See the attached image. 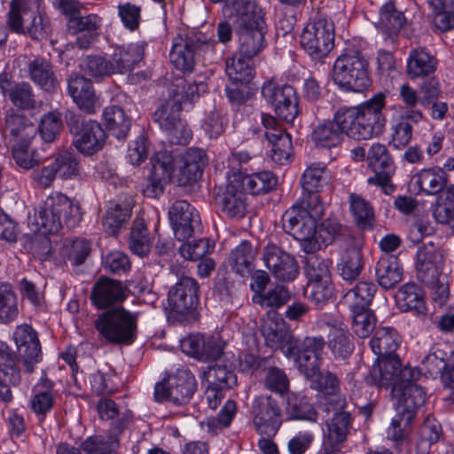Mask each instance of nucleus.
I'll use <instances>...</instances> for the list:
<instances>
[{
	"instance_id": "1",
	"label": "nucleus",
	"mask_w": 454,
	"mask_h": 454,
	"mask_svg": "<svg viewBox=\"0 0 454 454\" xmlns=\"http://www.w3.org/2000/svg\"><path fill=\"white\" fill-rule=\"evenodd\" d=\"M385 106L386 96L378 93L357 106L339 108L334 120L343 135L358 141L371 139L380 134L386 124Z\"/></svg>"
},
{
	"instance_id": "2",
	"label": "nucleus",
	"mask_w": 454,
	"mask_h": 454,
	"mask_svg": "<svg viewBox=\"0 0 454 454\" xmlns=\"http://www.w3.org/2000/svg\"><path fill=\"white\" fill-rule=\"evenodd\" d=\"M233 27L239 54L247 59L259 55L266 47L265 21L262 10L250 0H233Z\"/></svg>"
},
{
	"instance_id": "3",
	"label": "nucleus",
	"mask_w": 454,
	"mask_h": 454,
	"mask_svg": "<svg viewBox=\"0 0 454 454\" xmlns=\"http://www.w3.org/2000/svg\"><path fill=\"white\" fill-rule=\"evenodd\" d=\"M417 278L433 290V300L439 306L449 298V278L445 265V254L440 247L428 242L417 251Z\"/></svg>"
},
{
	"instance_id": "4",
	"label": "nucleus",
	"mask_w": 454,
	"mask_h": 454,
	"mask_svg": "<svg viewBox=\"0 0 454 454\" xmlns=\"http://www.w3.org/2000/svg\"><path fill=\"white\" fill-rule=\"evenodd\" d=\"M324 214L325 207L319 196L312 195L301 198L283 215L284 230L301 242L303 251L307 254H310L307 245L313 240L316 222Z\"/></svg>"
},
{
	"instance_id": "5",
	"label": "nucleus",
	"mask_w": 454,
	"mask_h": 454,
	"mask_svg": "<svg viewBox=\"0 0 454 454\" xmlns=\"http://www.w3.org/2000/svg\"><path fill=\"white\" fill-rule=\"evenodd\" d=\"M34 220L36 231L57 233L64 225L73 228L80 223L81 207L63 193H51L39 207Z\"/></svg>"
},
{
	"instance_id": "6",
	"label": "nucleus",
	"mask_w": 454,
	"mask_h": 454,
	"mask_svg": "<svg viewBox=\"0 0 454 454\" xmlns=\"http://www.w3.org/2000/svg\"><path fill=\"white\" fill-rule=\"evenodd\" d=\"M138 313L123 307L108 309L94 320L98 337L113 345H131L137 339Z\"/></svg>"
},
{
	"instance_id": "7",
	"label": "nucleus",
	"mask_w": 454,
	"mask_h": 454,
	"mask_svg": "<svg viewBox=\"0 0 454 454\" xmlns=\"http://www.w3.org/2000/svg\"><path fill=\"white\" fill-rule=\"evenodd\" d=\"M333 80L343 91H364L371 85L367 59L358 51L340 54L333 64Z\"/></svg>"
},
{
	"instance_id": "8",
	"label": "nucleus",
	"mask_w": 454,
	"mask_h": 454,
	"mask_svg": "<svg viewBox=\"0 0 454 454\" xmlns=\"http://www.w3.org/2000/svg\"><path fill=\"white\" fill-rule=\"evenodd\" d=\"M197 389V383L192 373L179 368L154 387V398L157 402H168L181 406L190 403Z\"/></svg>"
},
{
	"instance_id": "9",
	"label": "nucleus",
	"mask_w": 454,
	"mask_h": 454,
	"mask_svg": "<svg viewBox=\"0 0 454 454\" xmlns=\"http://www.w3.org/2000/svg\"><path fill=\"white\" fill-rule=\"evenodd\" d=\"M301 45L314 59L326 57L334 46V25L326 18L309 21L301 35Z\"/></svg>"
},
{
	"instance_id": "10",
	"label": "nucleus",
	"mask_w": 454,
	"mask_h": 454,
	"mask_svg": "<svg viewBox=\"0 0 454 454\" xmlns=\"http://www.w3.org/2000/svg\"><path fill=\"white\" fill-rule=\"evenodd\" d=\"M199 305V285L190 277L181 278L168 291L167 307L171 317L182 321Z\"/></svg>"
},
{
	"instance_id": "11",
	"label": "nucleus",
	"mask_w": 454,
	"mask_h": 454,
	"mask_svg": "<svg viewBox=\"0 0 454 454\" xmlns=\"http://www.w3.org/2000/svg\"><path fill=\"white\" fill-rule=\"evenodd\" d=\"M261 92L279 118L286 122H292L298 116L299 98L293 86L278 84L270 80L263 83Z\"/></svg>"
},
{
	"instance_id": "12",
	"label": "nucleus",
	"mask_w": 454,
	"mask_h": 454,
	"mask_svg": "<svg viewBox=\"0 0 454 454\" xmlns=\"http://www.w3.org/2000/svg\"><path fill=\"white\" fill-rule=\"evenodd\" d=\"M251 415L256 432L265 436H274L281 424V408L277 400L270 395H260L254 398Z\"/></svg>"
},
{
	"instance_id": "13",
	"label": "nucleus",
	"mask_w": 454,
	"mask_h": 454,
	"mask_svg": "<svg viewBox=\"0 0 454 454\" xmlns=\"http://www.w3.org/2000/svg\"><path fill=\"white\" fill-rule=\"evenodd\" d=\"M366 161L374 172V176L369 177L367 183L381 187L385 194H391L395 188L391 183L395 167L387 146L380 143L372 144L367 151Z\"/></svg>"
},
{
	"instance_id": "14",
	"label": "nucleus",
	"mask_w": 454,
	"mask_h": 454,
	"mask_svg": "<svg viewBox=\"0 0 454 454\" xmlns=\"http://www.w3.org/2000/svg\"><path fill=\"white\" fill-rule=\"evenodd\" d=\"M131 422V411L124 412L117 420L111 423L106 434H94L88 437L82 443V449L87 454H115L120 447V437Z\"/></svg>"
},
{
	"instance_id": "15",
	"label": "nucleus",
	"mask_w": 454,
	"mask_h": 454,
	"mask_svg": "<svg viewBox=\"0 0 454 454\" xmlns=\"http://www.w3.org/2000/svg\"><path fill=\"white\" fill-rule=\"evenodd\" d=\"M325 341L321 336H307L296 343L292 354H295V364L299 371L308 379H314L321 366V355Z\"/></svg>"
},
{
	"instance_id": "16",
	"label": "nucleus",
	"mask_w": 454,
	"mask_h": 454,
	"mask_svg": "<svg viewBox=\"0 0 454 454\" xmlns=\"http://www.w3.org/2000/svg\"><path fill=\"white\" fill-rule=\"evenodd\" d=\"M261 119L265 129L264 136L272 145L270 155L272 160L278 165L288 163L293 153L291 136L272 115L262 114Z\"/></svg>"
},
{
	"instance_id": "17",
	"label": "nucleus",
	"mask_w": 454,
	"mask_h": 454,
	"mask_svg": "<svg viewBox=\"0 0 454 454\" xmlns=\"http://www.w3.org/2000/svg\"><path fill=\"white\" fill-rule=\"evenodd\" d=\"M79 117L72 115L67 124L72 130L78 129ZM106 142V132L95 121H81V129L77 132L74 145L76 149L86 155H91L101 150Z\"/></svg>"
},
{
	"instance_id": "18",
	"label": "nucleus",
	"mask_w": 454,
	"mask_h": 454,
	"mask_svg": "<svg viewBox=\"0 0 454 454\" xmlns=\"http://www.w3.org/2000/svg\"><path fill=\"white\" fill-rule=\"evenodd\" d=\"M354 240L356 238L338 219L328 217L317 225L313 240L307 246L310 254H314L335 241L343 243L342 246L345 247L349 243L353 244Z\"/></svg>"
},
{
	"instance_id": "19",
	"label": "nucleus",
	"mask_w": 454,
	"mask_h": 454,
	"mask_svg": "<svg viewBox=\"0 0 454 454\" xmlns=\"http://www.w3.org/2000/svg\"><path fill=\"white\" fill-rule=\"evenodd\" d=\"M224 342L211 335L191 334L181 341L183 352L199 361L216 360L223 352Z\"/></svg>"
},
{
	"instance_id": "20",
	"label": "nucleus",
	"mask_w": 454,
	"mask_h": 454,
	"mask_svg": "<svg viewBox=\"0 0 454 454\" xmlns=\"http://www.w3.org/2000/svg\"><path fill=\"white\" fill-rule=\"evenodd\" d=\"M262 260L278 280L293 281L299 274L294 257L274 244H269L264 247Z\"/></svg>"
},
{
	"instance_id": "21",
	"label": "nucleus",
	"mask_w": 454,
	"mask_h": 454,
	"mask_svg": "<svg viewBox=\"0 0 454 454\" xmlns=\"http://www.w3.org/2000/svg\"><path fill=\"white\" fill-rule=\"evenodd\" d=\"M13 340L26 371L32 372L34 364L42 359L41 344L37 333L29 325H20L13 333Z\"/></svg>"
},
{
	"instance_id": "22",
	"label": "nucleus",
	"mask_w": 454,
	"mask_h": 454,
	"mask_svg": "<svg viewBox=\"0 0 454 454\" xmlns=\"http://www.w3.org/2000/svg\"><path fill=\"white\" fill-rule=\"evenodd\" d=\"M168 215L175 236L179 240L191 238L200 228V216L186 200H177L169 208Z\"/></svg>"
},
{
	"instance_id": "23",
	"label": "nucleus",
	"mask_w": 454,
	"mask_h": 454,
	"mask_svg": "<svg viewBox=\"0 0 454 454\" xmlns=\"http://www.w3.org/2000/svg\"><path fill=\"white\" fill-rule=\"evenodd\" d=\"M127 298V288L119 280L100 278L94 284L90 294L92 304L105 309L121 303Z\"/></svg>"
},
{
	"instance_id": "24",
	"label": "nucleus",
	"mask_w": 454,
	"mask_h": 454,
	"mask_svg": "<svg viewBox=\"0 0 454 454\" xmlns=\"http://www.w3.org/2000/svg\"><path fill=\"white\" fill-rule=\"evenodd\" d=\"M262 333L267 346L273 349H284L286 346V355L293 353L292 336L286 327V323L279 314L273 311L262 319Z\"/></svg>"
},
{
	"instance_id": "25",
	"label": "nucleus",
	"mask_w": 454,
	"mask_h": 454,
	"mask_svg": "<svg viewBox=\"0 0 454 454\" xmlns=\"http://www.w3.org/2000/svg\"><path fill=\"white\" fill-rule=\"evenodd\" d=\"M58 395L54 383L48 379H42L33 387L28 405L40 424L45 421L46 417L54 409Z\"/></svg>"
},
{
	"instance_id": "26",
	"label": "nucleus",
	"mask_w": 454,
	"mask_h": 454,
	"mask_svg": "<svg viewBox=\"0 0 454 454\" xmlns=\"http://www.w3.org/2000/svg\"><path fill=\"white\" fill-rule=\"evenodd\" d=\"M208 161L203 149L191 147L181 155L178 183L180 185H192L202 176L203 170Z\"/></svg>"
},
{
	"instance_id": "27",
	"label": "nucleus",
	"mask_w": 454,
	"mask_h": 454,
	"mask_svg": "<svg viewBox=\"0 0 454 454\" xmlns=\"http://www.w3.org/2000/svg\"><path fill=\"white\" fill-rule=\"evenodd\" d=\"M325 410L328 412L333 411V414L325 422L327 434L324 445L341 449L352 427L353 418L345 408L336 409L335 406H329Z\"/></svg>"
},
{
	"instance_id": "28",
	"label": "nucleus",
	"mask_w": 454,
	"mask_h": 454,
	"mask_svg": "<svg viewBox=\"0 0 454 454\" xmlns=\"http://www.w3.org/2000/svg\"><path fill=\"white\" fill-rule=\"evenodd\" d=\"M145 46V42H137L115 47L110 57L114 74L135 69L144 59Z\"/></svg>"
},
{
	"instance_id": "29",
	"label": "nucleus",
	"mask_w": 454,
	"mask_h": 454,
	"mask_svg": "<svg viewBox=\"0 0 454 454\" xmlns=\"http://www.w3.org/2000/svg\"><path fill=\"white\" fill-rule=\"evenodd\" d=\"M67 82L68 94L79 108L93 113L96 98L91 82L77 73L71 74Z\"/></svg>"
},
{
	"instance_id": "30",
	"label": "nucleus",
	"mask_w": 454,
	"mask_h": 454,
	"mask_svg": "<svg viewBox=\"0 0 454 454\" xmlns=\"http://www.w3.org/2000/svg\"><path fill=\"white\" fill-rule=\"evenodd\" d=\"M195 39L191 38V35L185 37L176 36L173 41L172 49L169 53L170 61L174 67L183 73H192L197 62V57L194 51Z\"/></svg>"
},
{
	"instance_id": "31",
	"label": "nucleus",
	"mask_w": 454,
	"mask_h": 454,
	"mask_svg": "<svg viewBox=\"0 0 454 454\" xmlns=\"http://www.w3.org/2000/svg\"><path fill=\"white\" fill-rule=\"evenodd\" d=\"M0 90L18 108L28 110L35 106V94L27 82H12L6 78V75H1Z\"/></svg>"
},
{
	"instance_id": "32",
	"label": "nucleus",
	"mask_w": 454,
	"mask_h": 454,
	"mask_svg": "<svg viewBox=\"0 0 454 454\" xmlns=\"http://www.w3.org/2000/svg\"><path fill=\"white\" fill-rule=\"evenodd\" d=\"M447 174L440 167L423 168L411 178V184L417 188V193L435 195L442 192L447 184Z\"/></svg>"
},
{
	"instance_id": "33",
	"label": "nucleus",
	"mask_w": 454,
	"mask_h": 454,
	"mask_svg": "<svg viewBox=\"0 0 454 454\" xmlns=\"http://www.w3.org/2000/svg\"><path fill=\"white\" fill-rule=\"evenodd\" d=\"M392 395L397 399L396 411L413 418L426 402V392L419 385H408L405 388L396 385Z\"/></svg>"
},
{
	"instance_id": "34",
	"label": "nucleus",
	"mask_w": 454,
	"mask_h": 454,
	"mask_svg": "<svg viewBox=\"0 0 454 454\" xmlns=\"http://www.w3.org/2000/svg\"><path fill=\"white\" fill-rule=\"evenodd\" d=\"M337 263V270L341 278L347 282L356 280L364 268L363 257L356 240L344 247Z\"/></svg>"
},
{
	"instance_id": "35",
	"label": "nucleus",
	"mask_w": 454,
	"mask_h": 454,
	"mask_svg": "<svg viewBox=\"0 0 454 454\" xmlns=\"http://www.w3.org/2000/svg\"><path fill=\"white\" fill-rule=\"evenodd\" d=\"M133 206L134 201L130 195L120 197L114 206L108 207L103 217L102 224L105 231L110 234H116L122 224L129 219Z\"/></svg>"
},
{
	"instance_id": "36",
	"label": "nucleus",
	"mask_w": 454,
	"mask_h": 454,
	"mask_svg": "<svg viewBox=\"0 0 454 454\" xmlns=\"http://www.w3.org/2000/svg\"><path fill=\"white\" fill-rule=\"evenodd\" d=\"M395 301L398 308L403 312L412 311L418 316L427 314L423 292L414 283L402 286L395 294Z\"/></svg>"
},
{
	"instance_id": "37",
	"label": "nucleus",
	"mask_w": 454,
	"mask_h": 454,
	"mask_svg": "<svg viewBox=\"0 0 454 454\" xmlns=\"http://www.w3.org/2000/svg\"><path fill=\"white\" fill-rule=\"evenodd\" d=\"M377 281L384 289L395 286L403 278V270L398 258L391 254H384L379 259L375 268Z\"/></svg>"
},
{
	"instance_id": "38",
	"label": "nucleus",
	"mask_w": 454,
	"mask_h": 454,
	"mask_svg": "<svg viewBox=\"0 0 454 454\" xmlns=\"http://www.w3.org/2000/svg\"><path fill=\"white\" fill-rule=\"evenodd\" d=\"M330 173L323 162H314L307 167L301 177V185L307 196H319L318 193L329 184Z\"/></svg>"
},
{
	"instance_id": "39",
	"label": "nucleus",
	"mask_w": 454,
	"mask_h": 454,
	"mask_svg": "<svg viewBox=\"0 0 454 454\" xmlns=\"http://www.w3.org/2000/svg\"><path fill=\"white\" fill-rule=\"evenodd\" d=\"M41 0H12L7 14L9 28L18 34L25 35L24 17L37 14Z\"/></svg>"
},
{
	"instance_id": "40",
	"label": "nucleus",
	"mask_w": 454,
	"mask_h": 454,
	"mask_svg": "<svg viewBox=\"0 0 454 454\" xmlns=\"http://www.w3.org/2000/svg\"><path fill=\"white\" fill-rule=\"evenodd\" d=\"M378 359L380 363L373 365L368 381L380 387H391L401 366L400 359L397 356H381Z\"/></svg>"
},
{
	"instance_id": "41",
	"label": "nucleus",
	"mask_w": 454,
	"mask_h": 454,
	"mask_svg": "<svg viewBox=\"0 0 454 454\" xmlns=\"http://www.w3.org/2000/svg\"><path fill=\"white\" fill-rule=\"evenodd\" d=\"M310 138L317 147H336L343 140V132L337 121H327L315 126L310 133Z\"/></svg>"
},
{
	"instance_id": "42",
	"label": "nucleus",
	"mask_w": 454,
	"mask_h": 454,
	"mask_svg": "<svg viewBox=\"0 0 454 454\" xmlns=\"http://www.w3.org/2000/svg\"><path fill=\"white\" fill-rule=\"evenodd\" d=\"M215 200L228 216L239 218L245 215L247 207L245 194L234 185L228 184L217 194Z\"/></svg>"
},
{
	"instance_id": "43",
	"label": "nucleus",
	"mask_w": 454,
	"mask_h": 454,
	"mask_svg": "<svg viewBox=\"0 0 454 454\" xmlns=\"http://www.w3.org/2000/svg\"><path fill=\"white\" fill-rule=\"evenodd\" d=\"M401 342L397 331L389 326L376 330L370 344L372 352L378 356H396L395 351Z\"/></svg>"
},
{
	"instance_id": "44",
	"label": "nucleus",
	"mask_w": 454,
	"mask_h": 454,
	"mask_svg": "<svg viewBox=\"0 0 454 454\" xmlns=\"http://www.w3.org/2000/svg\"><path fill=\"white\" fill-rule=\"evenodd\" d=\"M255 251L249 241L244 240L231 250L228 262L231 270L241 277L249 276L254 267Z\"/></svg>"
},
{
	"instance_id": "45",
	"label": "nucleus",
	"mask_w": 454,
	"mask_h": 454,
	"mask_svg": "<svg viewBox=\"0 0 454 454\" xmlns=\"http://www.w3.org/2000/svg\"><path fill=\"white\" fill-rule=\"evenodd\" d=\"M27 71L30 79L45 91L52 92L58 88L51 64L46 59L37 58L29 61Z\"/></svg>"
},
{
	"instance_id": "46",
	"label": "nucleus",
	"mask_w": 454,
	"mask_h": 454,
	"mask_svg": "<svg viewBox=\"0 0 454 454\" xmlns=\"http://www.w3.org/2000/svg\"><path fill=\"white\" fill-rule=\"evenodd\" d=\"M437 67L436 59L422 48L412 50L407 59V72L411 78L430 75Z\"/></svg>"
},
{
	"instance_id": "47",
	"label": "nucleus",
	"mask_w": 454,
	"mask_h": 454,
	"mask_svg": "<svg viewBox=\"0 0 454 454\" xmlns=\"http://www.w3.org/2000/svg\"><path fill=\"white\" fill-rule=\"evenodd\" d=\"M328 347L336 356L342 358L353 352L352 335L341 322L334 321L331 325Z\"/></svg>"
},
{
	"instance_id": "48",
	"label": "nucleus",
	"mask_w": 454,
	"mask_h": 454,
	"mask_svg": "<svg viewBox=\"0 0 454 454\" xmlns=\"http://www.w3.org/2000/svg\"><path fill=\"white\" fill-rule=\"evenodd\" d=\"M311 380L316 384L315 388L329 395L326 403L327 407L335 406L336 409L346 408V398L339 395L340 382L333 373L326 372L323 374L318 372Z\"/></svg>"
},
{
	"instance_id": "49",
	"label": "nucleus",
	"mask_w": 454,
	"mask_h": 454,
	"mask_svg": "<svg viewBox=\"0 0 454 454\" xmlns=\"http://www.w3.org/2000/svg\"><path fill=\"white\" fill-rule=\"evenodd\" d=\"M103 118L106 128L118 139L127 137L131 121L125 114L122 107L119 106H109L104 109Z\"/></svg>"
},
{
	"instance_id": "50",
	"label": "nucleus",
	"mask_w": 454,
	"mask_h": 454,
	"mask_svg": "<svg viewBox=\"0 0 454 454\" xmlns=\"http://www.w3.org/2000/svg\"><path fill=\"white\" fill-rule=\"evenodd\" d=\"M375 293L376 286L372 282L361 281L345 294L343 301L349 309H369Z\"/></svg>"
},
{
	"instance_id": "51",
	"label": "nucleus",
	"mask_w": 454,
	"mask_h": 454,
	"mask_svg": "<svg viewBox=\"0 0 454 454\" xmlns=\"http://www.w3.org/2000/svg\"><path fill=\"white\" fill-rule=\"evenodd\" d=\"M18 295L8 282H0V324L8 325L18 318Z\"/></svg>"
},
{
	"instance_id": "52",
	"label": "nucleus",
	"mask_w": 454,
	"mask_h": 454,
	"mask_svg": "<svg viewBox=\"0 0 454 454\" xmlns=\"http://www.w3.org/2000/svg\"><path fill=\"white\" fill-rule=\"evenodd\" d=\"M242 55L227 58L225 72L233 83H248L254 75L251 59H244Z\"/></svg>"
},
{
	"instance_id": "53",
	"label": "nucleus",
	"mask_w": 454,
	"mask_h": 454,
	"mask_svg": "<svg viewBox=\"0 0 454 454\" xmlns=\"http://www.w3.org/2000/svg\"><path fill=\"white\" fill-rule=\"evenodd\" d=\"M398 98L405 109L403 114L414 123L419 122L424 116L422 112L417 109L419 106H422L421 97L418 91L408 82H404L398 89Z\"/></svg>"
},
{
	"instance_id": "54",
	"label": "nucleus",
	"mask_w": 454,
	"mask_h": 454,
	"mask_svg": "<svg viewBox=\"0 0 454 454\" xmlns=\"http://www.w3.org/2000/svg\"><path fill=\"white\" fill-rule=\"evenodd\" d=\"M434 15V23L441 31L454 28V0H427Z\"/></svg>"
},
{
	"instance_id": "55",
	"label": "nucleus",
	"mask_w": 454,
	"mask_h": 454,
	"mask_svg": "<svg viewBox=\"0 0 454 454\" xmlns=\"http://www.w3.org/2000/svg\"><path fill=\"white\" fill-rule=\"evenodd\" d=\"M202 380L207 384L229 389L237 384V376L231 365L215 364L203 372Z\"/></svg>"
},
{
	"instance_id": "56",
	"label": "nucleus",
	"mask_w": 454,
	"mask_h": 454,
	"mask_svg": "<svg viewBox=\"0 0 454 454\" xmlns=\"http://www.w3.org/2000/svg\"><path fill=\"white\" fill-rule=\"evenodd\" d=\"M5 129L15 137L31 140L37 132V128L22 114L9 111L5 116Z\"/></svg>"
},
{
	"instance_id": "57",
	"label": "nucleus",
	"mask_w": 454,
	"mask_h": 454,
	"mask_svg": "<svg viewBox=\"0 0 454 454\" xmlns=\"http://www.w3.org/2000/svg\"><path fill=\"white\" fill-rule=\"evenodd\" d=\"M242 187L253 195L265 193L277 185V177L270 171L247 175L242 178Z\"/></svg>"
},
{
	"instance_id": "58",
	"label": "nucleus",
	"mask_w": 454,
	"mask_h": 454,
	"mask_svg": "<svg viewBox=\"0 0 454 454\" xmlns=\"http://www.w3.org/2000/svg\"><path fill=\"white\" fill-rule=\"evenodd\" d=\"M333 279L307 282L305 295L317 309H323L333 295Z\"/></svg>"
},
{
	"instance_id": "59",
	"label": "nucleus",
	"mask_w": 454,
	"mask_h": 454,
	"mask_svg": "<svg viewBox=\"0 0 454 454\" xmlns=\"http://www.w3.org/2000/svg\"><path fill=\"white\" fill-rule=\"evenodd\" d=\"M131 252L140 257L145 256L150 251V239L144 219L136 218L129 236Z\"/></svg>"
},
{
	"instance_id": "60",
	"label": "nucleus",
	"mask_w": 454,
	"mask_h": 454,
	"mask_svg": "<svg viewBox=\"0 0 454 454\" xmlns=\"http://www.w3.org/2000/svg\"><path fill=\"white\" fill-rule=\"evenodd\" d=\"M350 210L356 224L362 229H370L373 225L374 212L368 201L356 194L349 196Z\"/></svg>"
},
{
	"instance_id": "61",
	"label": "nucleus",
	"mask_w": 454,
	"mask_h": 454,
	"mask_svg": "<svg viewBox=\"0 0 454 454\" xmlns=\"http://www.w3.org/2000/svg\"><path fill=\"white\" fill-rule=\"evenodd\" d=\"M51 161L57 176L63 180L74 179L80 175V163L70 152H62L56 154Z\"/></svg>"
},
{
	"instance_id": "62",
	"label": "nucleus",
	"mask_w": 454,
	"mask_h": 454,
	"mask_svg": "<svg viewBox=\"0 0 454 454\" xmlns=\"http://www.w3.org/2000/svg\"><path fill=\"white\" fill-rule=\"evenodd\" d=\"M80 67L85 74L97 80L114 74L111 59L98 55L87 56Z\"/></svg>"
},
{
	"instance_id": "63",
	"label": "nucleus",
	"mask_w": 454,
	"mask_h": 454,
	"mask_svg": "<svg viewBox=\"0 0 454 454\" xmlns=\"http://www.w3.org/2000/svg\"><path fill=\"white\" fill-rule=\"evenodd\" d=\"M409 121L411 119L404 114H401L392 121L390 145L396 149L406 146L412 138L413 129Z\"/></svg>"
},
{
	"instance_id": "64",
	"label": "nucleus",
	"mask_w": 454,
	"mask_h": 454,
	"mask_svg": "<svg viewBox=\"0 0 454 454\" xmlns=\"http://www.w3.org/2000/svg\"><path fill=\"white\" fill-rule=\"evenodd\" d=\"M17 288L21 298L29 301L33 307L39 309L44 305V286L23 278L19 281Z\"/></svg>"
}]
</instances>
